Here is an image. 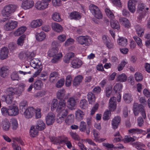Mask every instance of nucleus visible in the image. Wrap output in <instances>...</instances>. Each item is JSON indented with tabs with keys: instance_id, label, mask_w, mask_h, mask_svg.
Listing matches in <instances>:
<instances>
[{
	"instance_id": "obj_1",
	"label": "nucleus",
	"mask_w": 150,
	"mask_h": 150,
	"mask_svg": "<svg viewBox=\"0 0 150 150\" xmlns=\"http://www.w3.org/2000/svg\"><path fill=\"white\" fill-rule=\"evenodd\" d=\"M58 49L52 48L50 49L48 52V56L53 57L52 60V62L53 63H55L58 62L62 56L61 53H58Z\"/></svg>"
},
{
	"instance_id": "obj_2",
	"label": "nucleus",
	"mask_w": 150,
	"mask_h": 150,
	"mask_svg": "<svg viewBox=\"0 0 150 150\" xmlns=\"http://www.w3.org/2000/svg\"><path fill=\"white\" fill-rule=\"evenodd\" d=\"M16 8V5L9 4L5 6L2 11V14L4 17H9Z\"/></svg>"
},
{
	"instance_id": "obj_3",
	"label": "nucleus",
	"mask_w": 150,
	"mask_h": 150,
	"mask_svg": "<svg viewBox=\"0 0 150 150\" xmlns=\"http://www.w3.org/2000/svg\"><path fill=\"white\" fill-rule=\"evenodd\" d=\"M89 8L91 12L96 18L98 19L102 18V14L97 6L94 4H91L89 6Z\"/></svg>"
},
{
	"instance_id": "obj_4",
	"label": "nucleus",
	"mask_w": 150,
	"mask_h": 150,
	"mask_svg": "<svg viewBox=\"0 0 150 150\" xmlns=\"http://www.w3.org/2000/svg\"><path fill=\"white\" fill-rule=\"evenodd\" d=\"M76 40L81 45L88 46L90 44L89 42L91 41V39L88 36L81 35L77 37Z\"/></svg>"
},
{
	"instance_id": "obj_5",
	"label": "nucleus",
	"mask_w": 150,
	"mask_h": 150,
	"mask_svg": "<svg viewBox=\"0 0 150 150\" xmlns=\"http://www.w3.org/2000/svg\"><path fill=\"white\" fill-rule=\"evenodd\" d=\"M76 98L73 97L69 98L67 100V107L71 110L75 109L76 105Z\"/></svg>"
},
{
	"instance_id": "obj_6",
	"label": "nucleus",
	"mask_w": 150,
	"mask_h": 150,
	"mask_svg": "<svg viewBox=\"0 0 150 150\" xmlns=\"http://www.w3.org/2000/svg\"><path fill=\"white\" fill-rule=\"evenodd\" d=\"M17 21H11V22L6 23L5 25L4 28L6 30H11L15 28L17 26Z\"/></svg>"
},
{
	"instance_id": "obj_7",
	"label": "nucleus",
	"mask_w": 150,
	"mask_h": 150,
	"mask_svg": "<svg viewBox=\"0 0 150 150\" xmlns=\"http://www.w3.org/2000/svg\"><path fill=\"white\" fill-rule=\"evenodd\" d=\"M46 121L47 125H50L53 124L55 120V115L52 113H48L46 117Z\"/></svg>"
},
{
	"instance_id": "obj_8",
	"label": "nucleus",
	"mask_w": 150,
	"mask_h": 150,
	"mask_svg": "<svg viewBox=\"0 0 150 150\" xmlns=\"http://www.w3.org/2000/svg\"><path fill=\"white\" fill-rule=\"evenodd\" d=\"M34 6V2L32 0H23L21 6L25 9H29Z\"/></svg>"
},
{
	"instance_id": "obj_9",
	"label": "nucleus",
	"mask_w": 150,
	"mask_h": 150,
	"mask_svg": "<svg viewBox=\"0 0 150 150\" xmlns=\"http://www.w3.org/2000/svg\"><path fill=\"white\" fill-rule=\"evenodd\" d=\"M35 111V110L33 108L30 107L24 111V114L26 118H30L32 117Z\"/></svg>"
},
{
	"instance_id": "obj_10",
	"label": "nucleus",
	"mask_w": 150,
	"mask_h": 150,
	"mask_svg": "<svg viewBox=\"0 0 150 150\" xmlns=\"http://www.w3.org/2000/svg\"><path fill=\"white\" fill-rule=\"evenodd\" d=\"M137 3L135 0H129L128 3V8L130 12L134 13L136 10L135 5Z\"/></svg>"
},
{
	"instance_id": "obj_11",
	"label": "nucleus",
	"mask_w": 150,
	"mask_h": 150,
	"mask_svg": "<svg viewBox=\"0 0 150 150\" xmlns=\"http://www.w3.org/2000/svg\"><path fill=\"white\" fill-rule=\"evenodd\" d=\"M9 51L6 47L1 48L0 53V58L2 60L6 59L8 57Z\"/></svg>"
},
{
	"instance_id": "obj_12",
	"label": "nucleus",
	"mask_w": 150,
	"mask_h": 150,
	"mask_svg": "<svg viewBox=\"0 0 150 150\" xmlns=\"http://www.w3.org/2000/svg\"><path fill=\"white\" fill-rule=\"evenodd\" d=\"M30 63L31 66L35 69L36 68L42 67L41 65V62L38 59H33L31 60Z\"/></svg>"
},
{
	"instance_id": "obj_13",
	"label": "nucleus",
	"mask_w": 150,
	"mask_h": 150,
	"mask_svg": "<svg viewBox=\"0 0 150 150\" xmlns=\"http://www.w3.org/2000/svg\"><path fill=\"white\" fill-rule=\"evenodd\" d=\"M116 98L113 97L110 99L109 101V109L111 111H114L116 107Z\"/></svg>"
},
{
	"instance_id": "obj_14",
	"label": "nucleus",
	"mask_w": 150,
	"mask_h": 150,
	"mask_svg": "<svg viewBox=\"0 0 150 150\" xmlns=\"http://www.w3.org/2000/svg\"><path fill=\"white\" fill-rule=\"evenodd\" d=\"M120 120V117L118 116L115 117L112 120L111 124L113 129H115L118 128Z\"/></svg>"
},
{
	"instance_id": "obj_15",
	"label": "nucleus",
	"mask_w": 150,
	"mask_h": 150,
	"mask_svg": "<svg viewBox=\"0 0 150 150\" xmlns=\"http://www.w3.org/2000/svg\"><path fill=\"white\" fill-rule=\"evenodd\" d=\"M9 114L10 116H15L18 113V109L16 106H12L9 107Z\"/></svg>"
},
{
	"instance_id": "obj_16",
	"label": "nucleus",
	"mask_w": 150,
	"mask_h": 150,
	"mask_svg": "<svg viewBox=\"0 0 150 150\" xmlns=\"http://www.w3.org/2000/svg\"><path fill=\"white\" fill-rule=\"evenodd\" d=\"M51 26L52 29L57 32H61L63 30V28L62 26L58 23H52V24Z\"/></svg>"
},
{
	"instance_id": "obj_17",
	"label": "nucleus",
	"mask_w": 150,
	"mask_h": 150,
	"mask_svg": "<svg viewBox=\"0 0 150 150\" xmlns=\"http://www.w3.org/2000/svg\"><path fill=\"white\" fill-rule=\"evenodd\" d=\"M2 99L3 101L8 104H10L12 103L14 97L8 95H4L2 96Z\"/></svg>"
},
{
	"instance_id": "obj_18",
	"label": "nucleus",
	"mask_w": 150,
	"mask_h": 150,
	"mask_svg": "<svg viewBox=\"0 0 150 150\" xmlns=\"http://www.w3.org/2000/svg\"><path fill=\"white\" fill-rule=\"evenodd\" d=\"M87 98L89 104H93L96 101V97L95 95L92 92H89L87 95Z\"/></svg>"
},
{
	"instance_id": "obj_19",
	"label": "nucleus",
	"mask_w": 150,
	"mask_h": 150,
	"mask_svg": "<svg viewBox=\"0 0 150 150\" xmlns=\"http://www.w3.org/2000/svg\"><path fill=\"white\" fill-rule=\"evenodd\" d=\"M48 5L47 4L44 3L42 1L41 2L38 1L35 4V7L38 10H43L47 8Z\"/></svg>"
},
{
	"instance_id": "obj_20",
	"label": "nucleus",
	"mask_w": 150,
	"mask_h": 150,
	"mask_svg": "<svg viewBox=\"0 0 150 150\" xmlns=\"http://www.w3.org/2000/svg\"><path fill=\"white\" fill-rule=\"evenodd\" d=\"M42 23V21L41 19L33 20L30 23V25L31 28H36L40 26Z\"/></svg>"
},
{
	"instance_id": "obj_21",
	"label": "nucleus",
	"mask_w": 150,
	"mask_h": 150,
	"mask_svg": "<svg viewBox=\"0 0 150 150\" xmlns=\"http://www.w3.org/2000/svg\"><path fill=\"white\" fill-rule=\"evenodd\" d=\"M0 75L3 78H5L8 75V67L6 66L2 67L1 69Z\"/></svg>"
},
{
	"instance_id": "obj_22",
	"label": "nucleus",
	"mask_w": 150,
	"mask_h": 150,
	"mask_svg": "<svg viewBox=\"0 0 150 150\" xmlns=\"http://www.w3.org/2000/svg\"><path fill=\"white\" fill-rule=\"evenodd\" d=\"M72 67L74 68H78L82 64V62L78 58L74 59L71 62Z\"/></svg>"
},
{
	"instance_id": "obj_23",
	"label": "nucleus",
	"mask_w": 150,
	"mask_h": 150,
	"mask_svg": "<svg viewBox=\"0 0 150 150\" xmlns=\"http://www.w3.org/2000/svg\"><path fill=\"white\" fill-rule=\"evenodd\" d=\"M33 87L36 90H40L43 86L42 81L39 79L36 80L34 83Z\"/></svg>"
},
{
	"instance_id": "obj_24",
	"label": "nucleus",
	"mask_w": 150,
	"mask_h": 150,
	"mask_svg": "<svg viewBox=\"0 0 150 150\" xmlns=\"http://www.w3.org/2000/svg\"><path fill=\"white\" fill-rule=\"evenodd\" d=\"M59 78L58 73L56 72H53L50 75L49 80L51 82H55Z\"/></svg>"
},
{
	"instance_id": "obj_25",
	"label": "nucleus",
	"mask_w": 150,
	"mask_h": 150,
	"mask_svg": "<svg viewBox=\"0 0 150 150\" xmlns=\"http://www.w3.org/2000/svg\"><path fill=\"white\" fill-rule=\"evenodd\" d=\"M66 107V101L64 99L60 100L58 103L57 110L60 111L61 110L65 109Z\"/></svg>"
},
{
	"instance_id": "obj_26",
	"label": "nucleus",
	"mask_w": 150,
	"mask_h": 150,
	"mask_svg": "<svg viewBox=\"0 0 150 150\" xmlns=\"http://www.w3.org/2000/svg\"><path fill=\"white\" fill-rule=\"evenodd\" d=\"M2 127L4 130L7 131L10 128V123L8 120L7 119H5L3 120L1 122Z\"/></svg>"
},
{
	"instance_id": "obj_27",
	"label": "nucleus",
	"mask_w": 150,
	"mask_h": 150,
	"mask_svg": "<svg viewBox=\"0 0 150 150\" xmlns=\"http://www.w3.org/2000/svg\"><path fill=\"white\" fill-rule=\"evenodd\" d=\"M120 22L126 28H129L130 23L129 21L125 18H121L120 19Z\"/></svg>"
},
{
	"instance_id": "obj_28",
	"label": "nucleus",
	"mask_w": 150,
	"mask_h": 150,
	"mask_svg": "<svg viewBox=\"0 0 150 150\" xmlns=\"http://www.w3.org/2000/svg\"><path fill=\"white\" fill-rule=\"evenodd\" d=\"M118 44L120 46L122 47H125L127 44V41L125 38H119L117 40Z\"/></svg>"
},
{
	"instance_id": "obj_29",
	"label": "nucleus",
	"mask_w": 150,
	"mask_h": 150,
	"mask_svg": "<svg viewBox=\"0 0 150 150\" xmlns=\"http://www.w3.org/2000/svg\"><path fill=\"white\" fill-rule=\"evenodd\" d=\"M36 38L37 40L41 41L45 39L46 35L45 33L43 32L40 33H37L35 35Z\"/></svg>"
},
{
	"instance_id": "obj_30",
	"label": "nucleus",
	"mask_w": 150,
	"mask_h": 150,
	"mask_svg": "<svg viewBox=\"0 0 150 150\" xmlns=\"http://www.w3.org/2000/svg\"><path fill=\"white\" fill-rule=\"evenodd\" d=\"M16 88L9 87L6 90V93L7 95L13 96L15 94H16Z\"/></svg>"
},
{
	"instance_id": "obj_31",
	"label": "nucleus",
	"mask_w": 150,
	"mask_h": 150,
	"mask_svg": "<svg viewBox=\"0 0 150 150\" xmlns=\"http://www.w3.org/2000/svg\"><path fill=\"white\" fill-rule=\"evenodd\" d=\"M36 127V128L38 129V130L41 131L45 128L46 125L45 124L42 120H39L38 121Z\"/></svg>"
},
{
	"instance_id": "obj_32",
	"label": "nucleus",
	"mask_w": 150,
	"mask_h": 150,
	"mask_svg": "<svg viewBox=\"0 0 150 150\" xmlns=\"http://www.w3.org/2000/svg\"><path fill=\"white\" fill-rule=\"evenodd\" d=\"M76 117L77 120H81L83 119L84 114L83 112L80 109H78L75 112Z\"/></svg>"
},
{
	"instance_id": "obj_33",
	"label": "nucleus",
	"mask_w": 150,
	"mask_h": 150,
	"mask_svg": "<svg viewBox=\"0 0 150 150\" xmlns=\"http://www.w3.org/2000/svg\"><path fill=\"white\" fill-rule=\"evenodd\" d=\"M88 101L85 99L81 100L79 103V107L82 109H86L88 107Z\"/></svg>"
},
{
	"instance_id": "obj_34",
	"label": "nucleus",
	"mask_w": 150,
	"mask_h": 150,
	"mask_svg": "<svg viewBox=\"0 0 150 150\" xmlns=\"http://www.w3.org/2000/svg\"><path fill=\"white\" fill-rule=\"evenodd\" d=\"M26 30L25 27H21L18 28L14 33V34L15 36H18L23 33Z\"/></svg>"
},
{
	"instance_id": "obj_35",
	"label": "nucleus",
	"mask_w": 150,
	"mask_h": 150,
	"mask_svg": "<svg viewBox=\"0 0 150 150\" xmlns=\"http://www.w3.org/2000/svg\"><path fill=\"white\" fill-rule=\"evenodd\" d=\"M82 79L83 77L81 75H79L76 77L73 81V85L75 86H78L81 82Z\"/></svg>"
},
{
	"instance_id": "obj_36",
	"label": "nucleus",
	"mask_w": 150,
	"mask_h": 150,
	"mask_svg": "<svg viewBox=\"0 0 150 150\" xmlns=\"http://www.w3.org/2000/svg\"><path fill=\"white\" fill-rule=\"evenodd\" d=\"M110 23L111 26L112 28L117 30L120 29V25L117 21H114L113 19H111L110 21Z\"/></svg>"
},
{
	"instance_id": "obj_37",
	"label": "nucleus",
	"mask_w": 150,
	"mask_h": 150,
	"mask_svg": "<svg viewBox=\"0 0 150 150\" xmlns=\"http://www.w3.org/2000/svg\"><path fill=\"white\" fill-rule=\"evenodd\" d=\"M52 18L54 21L56 22H60L62 20L61 18L60 14L56 12L52 14Z\"/></svg>"
},
{
	"instance_id": "obj_38",
	"label": "nucleus",
	"mask_w": 150,
	"mask_h": 150,
	"mask_svg": "<svg viewBox=\"0 0 150 150\" xmlns=\"http://www.w3.org/2000/svg\"><path fill=\"white\" fill-rule=\"evenodd\" d=\"M148 8H145V5L143 4H139L138 6L137 11L138 13H141L142 12H146L145 10H148Z\"/></svg>"
},
{
	"instance_id": "obj_39",
	"label": "nucleus",
	"mask_w": 150,
	"mask_h": 150,
	"mask_svg": "<svg viewBox=\"0 0 150 150\" xmlns=\"http://www.w3.org/2000/svg\"><path fill=\"white\" fill-rule=\"evenodd\" d=\"M16 94L20 96L24 89V85L23 84H20L18 88H16Z\"/></svg>"
},
{
	"instance_id": "obj_40",
	"label": "nucleus",
	"mask_w": 150,
	"mask_h": 150,
	"mask_svg": "<svg viewBox=\"0 0 150 150\" xmlns=\"http://www.w3.org/2000/svg\"><path fill=\"white\" fill-rule=\"evenodd\" d=\"M74 115L72 114L69 115L66 119L65 122L68 125H70L74 122Z\"/></svg>"
},
{
	"instance_id": "obj_41",
	"label": "nucleus",
	"mask_w": 150,
	"mask_h": 150,
	"mask_svg": "<svg viewBox=\"0 0 150 150\" xmlns=\"http://www.w3.org/2000/svg\"><path fill=\"white\" fill-rule=\"evenodd\" d=\"M71 19H79L81 18V16L80 13L77 12L71 13L70 15Z\"/></svg>"
},
{
	"instance_id": "obj_42",
	"label": "nucleus",
	"mask_w": 150,
	"mask_h": 150,
	"mask_svg": "<svg viewBox=\"0 0 150 150\" xmlns=\"http://www.w3.org/2000/svg\"><path fill=\"white\" fill-rule=\"evenodd\" d=\"M38 133V129L34 126H32L30 129V135L33 137H35L37 135Z\"/></svg>"
},
{
	"instance_id": "obj_43",
	"label": "nucleus",
	"mask_w": 150,
	"mask_h": 150,
	"mask_svg": "<svg viewBox=\"0 0 150 150\" xmlns=\"http://www.w3.org/2000/svg\"><path fill=\"white\" fill-rule=\"evenodd\" d=\"M12 129L16 130L18 127V123L17 120L14 118L12 119L10 121Z\"/></svg>"
},
{
	"instance_id": "obj_44",
	"label": "nucleus",
	"mask_w": 150,
	"mask_h": 150,
	"mask_svg": "<svg viewBox=\"0 0 150 150\" xmlns=\"http://www.w3.org/2000/svg\"><path fill=\"white\" fill-rule=\"evenodd\" d=\"M129 132L132 134H140L142 133L144 131L141 129H139L138 128H133L129 129L128 130Z\"/></svg>"
},
{
	"instance_id": "obj_45",
	"label": "nucleus",
	"mask_w": 150,
	"mask_h": 150,
	"mask_svg": "<svg viewBox=\"0 0 150 150\" xmlns=\"http://www.w3.org/2000/svg\"><path fill=\"white\" fill-rule=\"evenodd\" d=\"M27 102L26 100H23L21 101L19 104L20 109L21 110L22 112L25 110L27 107Z\"/></svg>"
},
{
	"instance_id": "obj_46",
	"label": "nucleus",
	"mask_w": 150,
	"mask_h": 150,
	"mask_svg": "<svg viewBox=\"0 0 150 150\" xmlns=\"http://www.w3.org/2000/svg\"><path fill=\"white\" fill-rule=\"evenodd\" d=\"M135 28L137 33L139 36H141L143 34L144 29L142 28L139 25H136Z\"/></svg>"
},
{
	"instance_id": "obj_47",
	"label": "nucleus",
	"mask_w": 150,
	"mask_h": 150,
	"mask_svg": "<svg viewBox=\"0 0 150 150\" xmlns=\"http://www.w3.org/2000/svg\"><path fill=\"white\" fill-rule=\"evenodd\" d=\"M136 137L134 136L132 137L129 136H126L123 139V141L125 143L133 142L136 140Z\"/></svg>"
},
{
	"instance_id": "obj_48",
	"label": "nucleus",
	"mask_w": 150,
	"mask_h": 150,
	"mask_svg": "<svg viewBox=\"0 0 150 150\" xmlns=\"http://www.w3.org/2000/svg\"><path fill=\"white\" fill-rule=\"evenodd\" d=\"M123 98L125 101L126 103H129L132 100V96L129 93H127L124 95Z\"/></svg>"
},
{
	"instance_id": "obj_49",
	"label": "nucleus",
	"mask_w": 150,
	"mask_h": 150,
	"mask_svg": "<svg viewBox=\"0 0 150 150\" xmlns=\"http://www.w3.org/2000/svg\"><path fill=\"white\" fill-rule=\"evenodd\" d=\"M65 93V91L64 89L59 91L57 94V98L58 99L62 100L61 99L64 97Z\"/></svg>"
},
{
	"instance_id": "obj_50",
	"label": "nucleus",
	"mask_w": 150,
	"mask_h": 150,
	"mask_svg": "<svg viewBox=\"0 0 150 150\" xmlns=\"http://www.w3.org/2000/svg\"><path fill=\"white\" fill-rule=\"evenodd\" d=\"M127 77L125 74H122L119 75L117 77V81L121 82H125L126 81Z\"/></svg>"
},
{
	"instance_id": "obj_51",
	"label": "nucleus",
	"mask_w": 150,
	"mask_h": 150,
	"mask_svg": "<svg viewBox=\"0 0 150 150\" xmlns=\"http://www.w3.org/2000/svg\"><path fill=\"white\" fill-rule=\"evenodd\" d=\"M110 112L108 110H106L103 115V119L105 120H108L110 119Z\"/></svg>"
},
{
	"instance_id": "obj_52",
	"label": "nucleus",
	"mask_w": 150,
	"mask_h": 150,
	"mask_svg": "<svg viewBox=\"0 0 150 150\" xmlns=\"http://www.w3.org/2000/svg\"><path fill=\"white\" fill-rule=\"evenodd\" d=\"M25 38V35H24L21 36L18 39L17 43L18 45L22 46L24 43V41Z\"/></svg>"
},
{
	"instance_id": "obj_53",
	"label": "nucleus",
	"mask_w": 150,
	"mask_h": 150,
	"mask_svg": "<svg viewBox=\"0 0 150 150\" xmlns=\"http://www.w3.org/2000/svg\"><path fill=\"white\" fill-rule=\"evenodd\" d=\"M107 16L111 19H113L114 18V16L111 11L109 8H107L105 10Z\"/></svg>"
},
{
	"instance_id": "obj_54",
	"label": "nucleus",
	"mask_w": 150,
	"mask_h": 150,
	"mask_svg": "<svg viewBox=\"0 0 150 150\" xmlns=\"http://www.w3.org/2000/svg\"><path fill=\"white\" fill-rule=\"evenodd\" d=\"M134 77L136 80L139 82L142 81L143 79L142 74L139 72H137L134 74Z\"/></svg>"
},
{
	"instance_id": "obj_55",
	"label": "nucleus",
	"mask_w": 150,
	"mask_h": 150,
	"mask_svg": "<svg viewBox=\"0 0 150 150\" xmlns=\"http://www.w3.org/2000/svg\"><path fill=\"white\" fill-rule=\"evenodd\" d=\"M1 111L2 115L4 116L9 115V108L8 109L6 108L3 107L1 108Z\"/></svg>"
},
{
	"instance_id": "obj_56",
	"label": "nucleus",
	"mask_w": 150,
	"mask_h": 150,
	"mask_svg": "<svg viewBox=\"0 0 150 150\" xmlns=\"http://www.w3.org/2000/svg\"><path fill=\"white\" fill-rule=\"evenodd\" d=\"M70 134L72 138L75 140L79 141L80 138L76 132H70Z\"/></svg>"
},
{
	"instance_id": "obj_57",
	"label": "nucleus",
	"mask_w": 150,
	"mask_h": 150,
	"mask_svg": "<svg viewBox=\"0 0 150 150\" xmlns=\"http://www.w3.org/2000/svg\"><path fill=\"white\" fill-rule=\"evenodd\" d=\"M64 79H61L59 80L56 84V86L57 88H60L64 85Z\"/></svg>"
},
{
	"instance_id": "obj_58",
	"label": "nucleus",
	"mask_w": 150,
	"mask_h": 150,
	"mask_svg": "<svg viewBox=\"0 0 150 150\" xmlns=\"http://www.w3.org/2000/svg\"><path fill=\"white\" fill-rule=\"evenodd\" d=\"M122 85L120 83H117L114 86V89L116 92L121 91L122 88Z\"/></svg>"
},
{
	"instance_id": "obj_59",
	"label": "nucleus",
	"mask_w": 150,
	"mask_h": 150,
	"mask_svg": "<svg viewBox=\"0 0 150 150\" xmlns=\"http://www.w3.org/2000/svg\"><path fill=\"white\" fill-rule=\"evenodd\" d=\"M11 78L12 80H18L19 78L18 73L16 72H13L11 75Z\"/></svg>"
},
{
	"instance_id": "obj_60",
	"label": "nucleus",
	"mask_w": 150,
	"mask_h": 150,
	"mask_svg": "<svg viewBox=\"0 0 150 150\" xmlns=\"http://www.w3.org/2000/svg\"><path fill=\"white\" fill-rule=\"evenodd\" d=\"M99 106V104L96 103L92 108L91 111V115H93L95 112L98 110Z\"/></svg>"
},
{
	"instance_id": "obj_61",
	"label": "nucleus",
	"mask_w": 150,
	"mask_h": 150,
	"mask_svg": "<svg viewBox=\"0 0 150 150\" xmlns=\"http://www.w3.org/2000/svg\"><path fill=\"white\" fill-rule=\"evenodd\" d=\"M142 106V105L139 104L137 103H135L133 105V110H137L140 111L143 110Z\"/></svg>"
},
{
	"instance_id": "obj_62",
	"label": "nucleus",
	"mask_w": 150,
	"mask_h": 150,
	"mask_svg": "<svg viewBox=\"0 0 150 150\" xmlns=\"http://www.w3.org/2000/svg\"><path fill=\"white\" fill-rule=\"evenodd\" d=\"M45 93V91H39L35 93L34 96L35 98H39L44 96Z\"/></svg>"
},
{
	"instance_id": "obj_63",
	"label": "nucleus",
	"mask_w": 150,
	"mask_h": 150,
	"mask_svg": "<svg viewBox=\"0 0 150 150\" xmlns=\"http://www.w3.org/2000/svg\"><path fill=\"white\" fill-rule=\"evenodd\" d=\"M59 112H60L59 115L64 118L66 117L68 114V111L67 109L61 110Z\"/></svg>"
},
{
	"instance_id": "obj_64",
	"label": "nucleus",
	"mask_w": 150,
	"mask_h": 150,
	"mask_svg": "<svg viewBox=\"0 0 150 150\" xmlns=\"http://www.w3.org/2000/svg\"><path fill=\"white\" fill-rule=\"evenodd\" d=\"M72 78L71 76H68L66 78L65 84L67 86H69L71 83Z\"/></svg>"
}]
</instances>
